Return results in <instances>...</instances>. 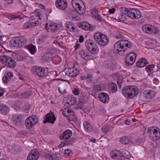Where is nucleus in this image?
Returning <instances> with one entry per match:
<instances>
[{"label":"nucleus","instance_id":"f3484780","mask_svg":"<svg viewBox=\"0 0 160 160\" xmlns=\"http://www.w3.org/2000/svg\"><path fill=\"white\" fill-rule=\"evenodd\" d=\"M39 157V153L37 149L31 151L27 158V160H37Z\"/></svg>","mask_w":160,"mask_h":160},{"label":"nucleus","instance_id":"ddd939ff","mask_svg":"<svg viewBox=\"0 0 160 160\" xmlns=\"http://www.w3.org/2000/svg\"><path fill=\"white\" fill-rule=\"evenodd\" d=\"M38 122V118L36 116L32 115L28 117L25 121L26 126L28 128H31Z\"/></svg>","mask_w":160,"mask_h":160},{"label":"nucleus","instance_id":"79ce46f5","mask_svg":"<svg viewBox=\"0 0 160 160\" xmlns=\"http://www.w3.org/2000/svg\"><path fill=\"white\" fill-rule=\"evenodd\" d=\"M157 131L158 130L155 129L154 127H150L148 128L147 132L148 136L150 137L154 132H155Z\"/></svg>","mask_w":160,"mask_h":160},{"label":"nucleus","instance_id":"37998d69","mask_svg":"<svg viewBox=\"0 0 160 160\" xmlns=\"http://www.w3.org/2000/svg\"><path fill=\"white\" fill-rule=\"evenodd\" d=\"M66 27L67 29L71 32L74 31L75 28V26L70 22L67 24Z\"/></svg>","mask_w":160,"mask_h":160},{"label":"nucleus","instance_id":"dca6fc26","mask_svg":"<svg viewBox=\"0 0 160 160\" xmlns=\"http://www.w3.org/2000/svg\"><path fill=\"white\" fill-rule=\"evenodd\" d=\"M136 58V54L133 53H131L126 55L125 58V62L127 66L132 65L135 62Z\"/></svg>","mask_w":160,"mask_h":160},{"label":"nucleus","instance_id":"603ef678","mask_svg":"<svg viewBox=\"0 0 160 160\" xmlns=\"http://www.w3.org/2000/svg\"><path fill=\"white\" fill-rule=\"evenodd\" d=\"M73 92L75 95H78L80 93V90L77 88H74Z\"/></svg>","mask_w":160,"mask_h":160},{"label":"nucleus","instance_id":"4468645a","mask_svg":"<svg viewBox=\"0 0 160 160\" xmlns=\"http://www.w3.org/2000/svg\"><path fill=\"white\" fill-rule=\"evenodd\" d=\"M128 16L132 19H137L142 16V13L140 11L134 9L127 8Z\"/></svg>","mask_w":160,"mask_h":160},{"label":"nucleus","instance_id":"412c9836","mask_svg":"<svg viewBox=\"0 0 160 160\" xmlns=\"http://www.w3.org/2000/svg\"><path fill=\"white\" fill-rule=\"evenodd\" d=\"M80 27L83 30L91 31L93 30L95 28V26L94 25L91 26V25L87 22H82L80 24Z\"/></svg>","mask_w":160,"mask_h":160},{"label":"nucleus","instance_id":"f8f14e48","mask_svg":"<svg viewBox=\"0 0 160 160\" xmlns=\"http://www.w3.org/2000/svg\"><path fill=\"white\" fill-rule=\"evenodd\" d=\"M142 29L143 31L149 34H157L159 31L158 28L149 24L144 25Z\"/></svg>","mask_w":160,"mask_h":160},{"label":"nucleus","instance_id":"09e8293b","mask_svg":"<svg viewBox=\"0 0 160 160\" xmlns=\"http://www.w3.org/2000/svg\"><path fill=\"white\" fill-rule=\"evenodd\" d=\"M58 91L61 94H64L66 93L67 91L66 88L63 86H61L58 88Z\"/></svg>","mask_w":160,"mask_h":160},{"label":"nucleus","instance_id":"680f3d73","mask_svg":"<svg viewBox=\"0 0 160 160\" xmlns=\"http://www.w3.org/2000/svg\"><path fill=\"white\" fill-rule=\"evenodd\" d=\"M67 145L66 142H62L58 146V147L59 148H62L64 146V145Z\"/></svg>","mask_w":160,"mask_h":160},{"label":"nucleus","instance_id":"f704fd0d","mask_svg":"<svg viewBox=\"0 0 160 160\" xmlns=\"http://www.w3.org/2000/svg\"><path fill=\"white\" fill-rule=\"evenodd\" d=\"M120 142L122 144H129L131 142L130 139L127 136L122 137L120 140Z\"/></svg>","mask_w":160,"mask_h":160},{"label":"nucleus","instance_id":"423d86ee","mask_svg":"<svg viewBox=\"0 0 160 160\" xmlns=\"http://www.w3.org/2000/svg\"><path fill=\"white\" fill-rule=\"evenodd\" d=\"M72 135V131L70 130H67L61 134L59 138L66 142L67 145H71L74 142V139L71 138Z\"/></svg>","mask_w":160,"mask_h":160},{"label":"nucleus","instance_id":"4c0bfd02","mask_svg":"<svg viewBox=\"0 0 160 160\" xmlns=\"http://www.w3.org/2000/svg\"><path fill=\"white\" fill-rule=\"evenodd\" d=\"M27 47L32 54H33L36 52V47L32 44L28 45Z\"/></svg>","mask_w":160,"mask_h":160},{"label":"nucleus","instance_id":"a18cd8bd","mask_svg":"<svg viewBox=\"0 0 160 160\" xmlns=\"http://www.w3.org/2000/svg\"><path fill=\"white\" fill-rule=\"evenodd\" d=\"M154 65H149L146 68V70L147 72H148L152 73L153 72H155L154 71Z\"/></svg>","mask_w":160,"mask_h":160},{"label":"nucleus","instance_id":"0eeeda50","mask_svg":"<svg viewBox=\"0 0 160 160\" xmlns=\"http://www.w3.org/2000/svg\"><path fill=\"white\" fill-rule=\"evenodd\" d=\"M85 45L88 51L92 54H96L99 51L98 46L93 40L88 39L85 42Z\"/></svg>","mask_w":160,"mask_h":160},{"label":"nucleus","instance_id":"a878e982","mask_svg":"<svg viewBox=\"0 0 160 160\" xmlns=\"http://www.w3.org/2000/svg\"><path fill=\"white\" fill-rule=\"evenodd\" d=\"M155 95V93L152 90H148L144 91L143 92V97L146 99H152L154 97Z\"/></svg>","mask_w":160,"mask_h":160},{"label":"nucleus","instance_id":"5701e85b","mask_svg":"<svg viewBox=\"0 0 160 160\" xmlns=\"http://www.w3.org/2000/svg\"><path fill=\"white\" fill-rule=\"evenodd\" d=\"M91 12L92 13V18H94L100 22H102L104 21V19L98 14L96 8H94L92 9L91 10Z\"/></svg>","mask_w":160,"mask_h":160},{"label":"nucleus","instance_id":"e2e57ef3","mask_svg":"<svg viewBox=\"0 0 160 160\" xmlns=\"http://www.w3.org/2000/svg\"><path fill=\"white\" fill-rule=\"evenodd\" d=\"M38 7L40 9H42L45 10V6L44 5H42L41 4H39Z\"/></svg>","mask_w":160,"mask_h":160},{"label":"nucleus","instance_id":"052dcab7","mask_svg":"<svg viewBox=\"0 0 160 160\" xmlns=\"http://www.w3.org/2000/svg\"><path fill=\"white\" fill-rule=\"evenodd\" d=\"M8 77L10 79V78L12 77L13 76V73L12 72H8L7 74Z\"/></svg>","mask_w":160,"mask_h":160},{"label":"nucleus","instance_id":"20e7f679","mask_svg":"<svg viewBox=\"0 0 160 160\" xmlns=\"http://www.w3.org/2000/svg\"><path fill=\"white\" fill-rule=\"evenodd\" d=\"M94 38L97 43L101 46L106 45L109 41L108 38L106 35L99 32L94 34Z\"/></svg>","mask_w":160,"mask_h":160},{"label":"nucleus","instance_id":"49530a36","mask_svg":"<svg viewBox=\"0 0 160 160\" xmlns=\"http://www.w3.org/2000/svg\"><path fill=\"white\" fill-rule=\"evenodd\" d=\"M31 94V93L30 92H28L22 93L21 95V98L22 99L26 98L28 97Z\"/></svg>","mask_w":160,"mask_h":160},{"label":"nucleus","instance_id":"cd10ccee","mask_svg":"<svg viewBox=\"0 0 160 160\" xmlns=\"http://www.w3.org/2000/svg\"><path fill=\"white\" fill-rule=\"evenodd\" d=\"M9 111V109L8 106L5 105L0 104V113L3 115H6Z\"/></svg>","mask_w":160,"mask_h":160},{"label":"nucleus","instance_id":"9b49d317","mask_svg":"<svg viewBox=\"0 0 160 160\" xmlns=\"http://www.w3.org/2000/svg\"><path fill=\"white\" fill-rule=\"evenodd\" d=\"M119 11L120 12L116 14L115 18L120 22L125 21L127 19V16H128L127 8L121 7L120 8Z\"/></svg>","mask_w":160,"mask_h":160},{"label":"nucleus","instance_id":"2f4dec72","mask_svg":"<svg viewBox=\"0 0 160 160\" xmlns=\"http://www.w3.org/2000/svg\"><path fill=\"white\" fill-rule=\"evenodd\" d=\"M77 101L76 98L71 97L68 98L67 100L66 104L70 106L74 105Z\"/></svg>","mask_w":160,"mask_h":160},{"label":"nucleus","instance_id":"3c124183","mask_svg":"<svg viewBox=\"0 0 160 160\" xmlns=\"http://www.w3.org/2000/svg\"><path fill=\"white\" fill-rule=\"evenodd\" d=\"M86 79L88 82H92L93 79L92 75L91 74H88L86 77Z\"/></svg>","mask_w":160,"mask_h":160},{"label":"nucleus","instance_id":"338daca9","mask_svg":"<svg viewBox=\"0 0 160 160\" xmlns=\"http://www.w3.org/2000/svg\"><path fill=\"white\" fill-rule=\"evenodd\" d=\"M125 123L127 125H129L130 124V122L129 120H126L125 121Z\"/></svg>","mask_w":160,"mask_h":160},{"label":"nucleus","instance_id":"69168bd1","mask_svg":"<svg viewBox=\"0 0 160 160\" xmlns=\"http://www.w3.org/2000/svg\"><path fill=\"white\" fill-rule=\"evenodd\" d=\"M115 9L114 8H113L109 10V12L111 14L115 12Z\"/></svg>","mask_w":160,"mask_h":160},{"label":"nucleus","instance_id":"c9c22d12","mask_svg":"<svg viewBox=\"0 0 160 160\" xmlns=\"http://www.w3.org/2000/svg\"><path fill=\"white\" fill-rule=\"evenodd\" d=\"M84 127L87 132H90L92 130V127L91 124L87 121H85L83 123Z\"/></svg>","mask_w":160,"mask_h":160},{"label":"nucleus","instance_id":"c85d7f7f","mask_svg":"<svg viewBox=\"0 0 160 160\" xmlns=\"http://www.w3.org/2000/svg\"><path fill=\"white\" fill-rule=\"evenodd\" d=\"M77 14L76 11L72 10L68 14V15L70 18H71L72 20L78 21L80 19V18Z\"/></svg>","mask_w":160,"mask_h":160},{"label":"nucleus","instance_id":"de8ad7c7","mask_svg":"<svg viewBox=\"0 0 160 160\" xmlns=\"http://www.w3.org/2000/svg\"><path fill=\"white\" fill-rule=\"evenodd\" d=\"M72 152L69 149H66L64 151V154L66 157H68L72 155Z\"/></svg>","mask_w":160,"mask_h":160},{"label":"nucleus","instance_id":"b1692460","mask_svg":"<svg viewBox=\"0 0 160 160\" xmlns=\"http://www.w3.org/2000/svg\"><path fill=\"white\" fill-rule=\"evenodd\" d=\"M46 118V120H44L43 122L44 123H46L47 122H48L53 124L54 121L56 119L53 113H48L47 114Z\"/></svg>","mask_w":160,"mask_h":160},{"label":"nucleus","instance_id":"0e129e2a","mask_svg":"<svg viewBox=\"0 0 160 160\" xmlns=\"http://www.w3.org/2000/svg\"><path fill=\"white\" fill-rule=\"evenodd\" d=\"M83 40H84V38H83V36H80L79 37V42L80 43H82L83 42Z\"/></svg>","mask_w":160,"mask_h":160},{"label":"nucleus","instance_id":"e433bc0d","mask_svg":"<svg viewBox=\"0 0 160 160\" xmlns=\"http://www.w3.org/2000/svg\"><path fill=\"white\" fill-rule=\"evenodd\" d=\"M102 89L99 85H97L93 87V90L91 92V94L92 95L95 96V95L99 91H101Z\"/></svg>","mask_w":160,"mask_h":160},{"label":"nucleus","instance_id":"c756f323","mask_svg":"<svg viewBox=\"0 0 160 160\" xmlns=\"http://www.w3.org/2000/svg\"><path fill=\"white\" fill-rule=\"evenodd\" d=\"M108 89L112 93H115L117 91V86L115 83L112 82L108 85Z\"/></svg>","mask_w":160,"mask_h":160},{"label":"nucleus","instance_id":"864d4df0","mask_svg":"<svg viewBox=\"0 0 160 160\" xmlns=\"http://www.w3.org/2000/svg\"><path fill=\"white\" fill-rule=\"evenodd\" d=\"M10 79L8 78L7 76H5L4 77L2 78V81L4 83H7Z\"/></svg>","mask_w":160,"mask_h":160},{"label":"nucleus","instance_id":"8fccbe9b","mask_svg":"<svg viewBox=\"0 0 160 160\" xmlns=\"http://www.w3.org/2000/svg\"><path fill=\"white\" fill-rule=\"evenodd\" d=\"M13 56L14 58L16 59L17 60L20 61L22 59V57L18 53L14 54Z\"/></svg>","mask_w":160,"mask_h":160},{"label":"nucleus","instance_id":"473e14b6","mask_svg":"<svg viewBox=\"0 0 160 160\" xmlns=\"http://www.w3.org/2000/svg\"><path fill=\"white\" fill-rule=\"evenodd\" d=\"M150 139L153 141L158 140L160 138V132L158 130L152 135L150 137Z\"/></svg>","mask_w":160,"mask_h":160},{"label":"nucleus","instance_id":"13d9d810","mask_svg":"<svg viewBox=\"0 0 160 160\" xmlns=\"http://www.w3.org/2000/svg\"><path fill=\"white\" fill-rule=\"evenodd\" d=\"M102 131L105 133L108 132V126H104L102 128Z\"/></svg>","mask_w":160,"mask_h":160},{"label":"nucleus","instance_id":"39448f33","mask_svg":"<svg viewBox=\"0 0 160 160\" xmlns=\"http://www.w3.org/2000/svg\"><path fill=\"white\" fill-rule=\"evenodd\" d=\"M72 3L73 7L80 15L83 14L85 12V7L81 0H72Z\"/></svg>","mask_w":160,"mask_h":160},{"label":"nucleus","instance_id":"6ab92c4d","mask_svg":"<svg viewBox=\"0 0 160 160\" xmlns=\"http://www.w3.org/2000/svg\"><path fill=\"white\" fill-rule=\"evenodd\" d=\"M79 71L75 68H70L67 69L65 72V74L68 76L70 77H74L76 76L79 73Z\"/></svg>","mask_w":160,"mask_h":160},{"label":"nucleus","instance_id":"f03ea898","mask_svg":"<svg viewBox=\"0 0 160 160\" xmlns=\"http://www.w3.org/2000/svg\"><path fill=\"white\" fill-rule=\"evenodd\" d=\"M131 47V43L128 40H121L115 43L114 49L115 50L118 51L119 54L123 55L128 53V49Z\"/></svg>","mask_w":160,"mask_h":160},{"label":"nucleus","instance_id":"4d7b16f0","mask_svg":"<svg viewBox=\"0 0 160 160\" xmlns=\"http://www.w3.org/2000/svg\"><path fill=\"white\" fill-rule=\"evenodd\" d=\"M46 159L48 160H53L52 155L51 154H48L45 155Z\"/></svg>","mask_w":160,"mask_h":160},{"label":"nucleus","instance_id":"6e6d98bb","mask_svg":"<svg viewBox=\"0 0 160 160\" xmlns=\"http://www.w3.org/2000/svg\"><path fill=\"white\" fill-rule=\"evenodd\" d=\"M60 155L58 154H52L53 160H58Z\"/></svg>","mask_w":160,"mask_h":160},{"label":"nucleus","instance_id":"ea45409f","mask_svg":"<svg viewBox=\"0 0 160 160\" xmlns=\"http://www.w3.org/2000/svg\"><path fill=\"white\" fill-rule=\"evenodd\" d=\"M105 67L112 70L115 68V66L111 62L108 61L104 63Z\"/></svg>","mask_w":160,"mask_h":160},{"label":"nucleus","instance_id":"1a4fd4ad","mask_svg":"<svg viewBox=\"0 0 160 160\" xmlns=\"http://www.w3.org/2000/svg\"><path fill=\"white\" fill-rule=\"evenodd\" d=\"M110 155L112 158L119 160H122L124 157L128 159H129L130 157L128 152L127 154L126 153L122 152L118 150L111 151L110 153Z\"/></svg>","mask_w":160,"mask_h":160},{"label":"nucleus","instance_id":"a211bd4d","mask_svg":"<svg viewBox=\"0 0 160 160\" xmlns=\"http://www.w3.org/2000/svg\"><path fill=\"white\" fill-rule=\"evenodd\" d=\"M79 54L83 59L86 60H91L94 58V57L90 54L86 50H81L79 52Z\"/></svg>","mask_w":160,"mask_h":160},{"label":"nucleus","instance_id":"7c9ffc66","mask_svg":"<svg viewBox=\"0 0 160 160\" xmlns=\"http://www.w3.org/2000/svg\"><path fill=\"white\" fill-rule=\"evenodd\" d=\"M73 113V111L68 108L64 109L62 112L63 115L66 117H69Z\"/></svg>","mask_w":160,"mask_h":160},{"label":"nucleus","instance_id":"f257e3e1","mask_svg":"<svg viewBox=\"0 0 160 160\" xmlns=\"http://www.w3.org/2000/svg\"><path fill=\"white\" fill-rule=\"evenodd\" d=\"M43 13L41 12L36 11L34 12L30 13V19L29 22L24 23L23 27L24 29H28L32 28V26L38 25L41 22V19L43 17Z\"/></svg>","mask_w":160,"mask_h":160},{"label":"nucleus","instance_id":"9d476101","mask_svg":"<svg viewBox=\"0 0 160 160\" xmlns=\"http://www.w3.org/2000/svg\"><path fill=\"white\" fill-rule=\"evenodd\" d=\"M27 42V40L23 36H20L11 40L10 44L12 47L20 48L25 44Z\"/></svg>","mask_w":160,"mask_h":160},{"label":"nucleus","instance_id":"aec40b11","mask_svg":"<svg viewBox=\"0 0 160 160\" xmlns=\"http://www.w3.org/2000/svg\"><path fill=\"white\" fill-rule=\"evenodd\" d=\"M56 7L61 10L65 9L68 6V3L65 0H57L55 2Z\"/></svg>","mask_w":160,"mask_h":160},{"label":"nucleus","instance_id":"a19ab883","mask_svg":"<svg viewBox=\"0 0 160 160\" xmlns=\"http://www.w3.org/2000/svg\"><path fill=\"white\" fill-rule=\"evenodd\" d=\"M8 17L10 20H13L14 21H16L20 18V17L19 15L16 14L8 15Z\"/></svg>","mask_w":160,"mask_h":160},{"label":"nucleus","instance_id":"7ed1b4c3","mask_svg":"<svg viewBox=\"0 0 160 160\" xmlns=\"http://www.w3.org/2000/svg\"><path fill=\"white\" fill-rule=\"evenodd\" d=\"M138 92V89L135 86H126L122 90L123 95L129 98H133L137 95Z\"/></svg>","mask_w":160,"mask_h":160},{"label":"nucleus","instance_id":"bf43d9fd","mask_svg":"<svg viewBox=\"0 0 160 160\" xmlns=\"http://www.w3.org/2000/svg\"><path fill=\"white\" fill-rule=\"evenodd\" d=\"M85 102L82 100H79L78 103V106L80 108H82Z\"/></svg>","mask_w":160,"mask_h":160},{"label":"nucleus","instance_id":"5fc2aeb1","mask_svg":"<svg viewBox=\"0 0 160 160\" xmlns=\"http://www.w3.org/2000/svg\"><path fill=\"white\" fill-rule=\"evenodd\" d=\"M122 82V78H118L117 80V82L118 85V87L119 88H121V84Z\"/></svg>","mask_w":160,"mask_h":160},{"label":"nucleus","instance_id":"72a5a7b5","mask_svg":"<svg viewBox=\"0 0 160 160\" xmlns=\"http://www.w3.org/2000/svg\"><path fill=\"white\" fill-rule=\"evenodd\" d=\"M42 59L44 61H48L52 60L51 54L49 52H47L42 57Z\"/></svg>","mask_w":160,"mask_h":160},{"label":"nucleus","instance_id":"bb28decb","mask_svg":"<svg viewBox=\"0 0 160 160\" xmlns=\"http://www.w3.org/2000/svg\"><path fill=\"white\" fill-rule=\"evenodd\" d=\"M146 59L144 58H142L136 63V66L138 68H142L146 66L147 64Z\"/></svg>","mask_w":160,"mask_h":160},{"label":"nucleus","instance_id":"393cba45","mask_svg":"<svg viewBox=\"0 0 160 160\" xmlns=\"http://www.w3.org/2000/svg\"><path fill=\"white\" fill-rule=\"evenodd\" d=\"M98 97L101 102L104 103L108 102L109 99L108 95L105 92L99 93Z\"/></svg>","mask_w":160,"mask_h":160},{"label":"nucleus","instance_id":"58836bf2","mask_svg":"<svg viewBox=\"0 0 160 160\" xmlns=\"http://www.w3.org/2000/svg\"><path fill=\"white\" fill-rule=\"evenodd\" d=\"M47 37L44 35H41L38 38L37 42L39 44H42L46 40Z\"/></svg>","mask_w":160,"mask_h":160},{"label":"nucleus","instance_id":"4be33fe9","mask_svg":"<svg viewBox=\"0 0 160 160\" xmlns=\"http://www.w3.org/2000/svg\"><path fill=\"white\" fill-rule=\"evenodd\" d=\"M12 121L16 125L19 126L23 121L22 116L21 115H13L12 117Z\"/></svg>","mask_w":160,"mask_h":160},{"label":"nucleus","instance_id":"6e6552de","mask_svg":"<svg viewBox=\"0 0 160 160\" xmlns=\"http://www.w3.org/2000/svg\"><path fill=\"white\" fill-rule=\"evenodd\" d=\"M0 61L6 65L11 68L15 67L16 65V62L13 58L4 55L0 56Z\"/></svg>","mask_w":160,"mask_h":160},{"label":"nucleus","instance_id":"2eb2a0df","mask_svg":"<svg viewBox=\"0 0 160 160\" xmlns=\"http://www.w3.org/2000/svg\"><path fill=\"white\" fill-rule=\"evenodd\" d=\"M31 72L35 75H38L39 77H42L45 75V70L41 67L34 66L32 68Z\"/></svg>","mask_w":160,"mask_h":160},{"label":"nucleus","instance_id":"774afa93","mask_svg":"<svg viewBox=\"0 0 160 160\" xmlns=\"http://www.w3.org/2000/svg\"><path fill=\"white\" fill-rule=\"evenodd\" d=\"M80 78L82 80H87L86 76H82Z\"/></svg>","mask_w":160,"mask_h":160},{"label":"nucleus","instance_id":"c03bdc74","mask_svg":"<svg viewBox=\"0 0 160 160\" xmlns=\"http://www.w3.org/2000/svg\"><path fill=\"white\" fill-rule=\"evenodd\" d=\"M58 26L56 24H50L47 29L48 31L51 30V31L53 32L57 30Z\"/></svg>","mask_w":160,"mask_h":160}]
</instances>
